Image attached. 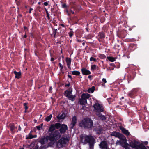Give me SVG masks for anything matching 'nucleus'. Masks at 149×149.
I'll use <instances>...</instances> for the list:
<instances>
[{
	"instance_id": "13d9d810",
	"label": "nucleus",
	"mask_w": 149,
	"mask_h": 149,
	"mask_svg": "<svg viewBox=\"0 0 149 149\" xmlns=\"http://www.w3.org/2000/svg\"><path fill=\"white\" fill-rule=\"evenodd\" d=\"M43 4L44 5H45V6H47L48 4V3L47 2H44V3Z\"/></svg>"
},
{
	"instance_id": "3c124183",
	"label": "nucleus",
	"mask_w": 149,
	"mask_h": 149,
	"mask_svg": "<svg viewBox=\"0 0 149 149\" xmlns=\"http://www.w3.org/2000/svg\"><path fill=\"white\" fill-rule=\"evenodd\" d=\"M66 11L68 15L70 16V15L71 13H70V11H69L68 10H66Z\"/></svg>"
},
{
	"instance_id": "4be33fe9",
	"label": "nucleus",
	"mask_w": 149,
	"mask_h": 149,
	"mask_svg": "<svg viewBox=\"0 0 149 149\" xmlns=\"http://www.w3.org/2000/svg\"><path fill=\"white\" fill-rule=\"evenodd\" d=\"M14 73L15 74V78L17 79H19L20 78L21 75V73L20 72H18L16 71H14Z\"/></svg>"
},
{
	"instance_id": "864d4df0",
	"label": "nucleus",
	"mask_w": 149,
	"mask_h": 149,
	"mask_svg": "<svg viewBox=\"0 0 149 149\" xmlns=\"http://www.w3.org/2000/svg\"><path fill=\"white\" fill-rule=\"evenodd\" d=\"M70 83L69 82H68V84L65 85V87H69V86H70Z\"/></svg>"
},
{
	"instance_id": "a18cd8bd",
	"label": "nucleus",
	"mask_w": 149,
	"mask_h": 149,
	"mask_svg": "<svg viewBox=\"0 0 149 149\" xmlns=\"http://www.w3.org/2000/svg\"><path fill=\"white\" fill-rule=\"evenodd\" d=\"M59 65L60 68V70L61 71H62V69L63 68V66L61 63H59Z\"/></svg>"
},
{
	"instance_id": "338daca9",
	"label": "nucleus",
	"mask_w": 149,
	"mask_h": 149,
	"mask_svg": "<svg viewBox=\"0 0 149 149\" xmlns=\"http://www.w3.org/2000/svg\"><path fill=\"white\" fill-rule=\"evenodd\" d=\"M61 25L62 27H65V25L63 24H61Z\"/></svg>"
},
{
	"instance_id": "7c9ffc66",
	"label": "nucleus",
	"mask_w": 149,
	"mask_h": 149,
	"mask_svg": "<svg viewBox=\"0 0 149 149\" xmlns=\"http://www.w3.org/2000/svg\"><path fill=\"white\" fill-rule=\"evenodd\" d=\"M95 140H93L92 142H90L89 143V147L91 149H93L94 146Z\"/></svg>"
},
{
	"instance_id": "37998d69",
	"label": "nucleus",
	"mask_w": 149,
	"mask_h": 149,
	"mask_svg": "<svg viewBox=\"0 0 149 149\" xmlns=\"http://www.w3.org/2000/svg\"><path fill=\"white\" fill-rule=\"evenodd\" d=\"M99 117H100L102 119V120H105L106 118L105 116L102 115V114H101V115H100Z\"/></svg>"
},
{
	"instance_id": "603ef678",
	"label": "nucleus",
	"mask_w": 149,
	"mask_h": 149,
	"mask_svg": "<svg viewBox=\"0 0 149 149\" xmlns=\"http://www.w3.org/2000/svg\"><path fill=\"white\" fill-rule=\"evenodd\" d=\"M47 19L48 20H49L50 19V17H49V14L48 13H47Z\"/></svg>"
},
{
	"instance_id": "79ce46f5",
	"label": "nucleus",
	"mask_w": 149,
	"mask_h": 149,
	"mask_svg": "<svg viewBox=\"0 0 149 149\" xmlns=\"http://www.w3.org/2000/svg\"><path fill=\"white\" fill-rule=\"evenodd\" d=\"M57 30V29H54V30H53V33L52 34L53 35L54 37V38H55V36L56 35V31Z\"/></svg>"
},
{
	"instance_id": "20e7f679",
	"label": "nucleus",
	"mask_w": 149,
	"mask_h": 149,
	"mask_svg": "<svg viewBox=\"0 0 149 149\" xmlns=\"http://www.w3.org/2000/svg\"><path fill=\"white\" fill-rule=\"evenodd\" d=\"M130 146L135 149H147L142 143L136 141L130 143Z\"/></svg>"
},
{
	"instance_id": "bf43d9fd",
	"label": "nucleus",
	"mask_w": 149,
	"mask_h": 149,
	"mask_svg": "<svg viewBox=\"0 0 149 149\" xmlns=\"http://www.w3.org/2000/svg\"><path fill=\"white\" fill-rule=\"evenodd\" d=\"M110 65L112 66L113 67H116V66H115V65L114 63H110Z\"/></svg>"
},
{
	"instance_id": "f704fd0d",
	"label": "nucleus",
	"mask_w": 149,
	"mask_h": 149,
	"mask_svg": "<svg viewBox=\"0 0 149 149\" xmlns=\"http://www.w3.org/2000/svg\"><path fill=\"white\" fill-rule=\"evenodd\" d=\"M52 117V115L51 114L47 116L45 118V120L47 122L49 121L51 119Z\"/></svg>"
},
{
	"instance_id": "a878e982",
	"label": "nucleus",
	"mask_w": 149,
	"mask_h": 149,
	"mask_svg": "<svg viewBox=\"0 0 149 149\" xmlns=\"http://www.w3.org/2000/svg\"><path fill=\"white\" fill-rule=\"evenodd\" d=\"M95 90V87L92 86L91 88H89L88 90V92L89 93H93Z\"/></svg>"
},
{
	"instance_id": "58836bf2",
	"label": "nucleus",
	"mask_w": 149,
	"mask_h": 149,
	"mask_svg": "<svg viewBox=\"0 0 149 149\" xmlns=\"http://www.w3.org/2000/svg\"><path fill=\"white\" fill-rule=\"evenodd\" d=\"M93 36L91 34H89L86 36L85 38L87 39H90L92 38Z\"/></svg>"
},
{
	"instance_id": "6e6552de",
	"label": "nucleus",
	"mask_w": 149,
	"mask_h": 149,
	"mask_svg": "<svg viewBox=\"0 0 149 149\" xmlns=\"http://www.w3.org/2000/svg\"><path fill=\"white\" fill-rule=\"evenodd\" d=\"M96 112H102L104 111V108L103 106L98 103H95L93 106Z\"/></svg>"
},
{
	"instance_id": "1a4fd4ad",
	"label": "nucleus",
	"mask_w": 149,
	"mask_h": 149,
	"mask_svg": "<svg viewBox=\"0 0 149 149\" xmlns=\"http://www.w3.org/2000/svg\"><path fill=\"white\" fill-rule=\"evenodd\" d=\"M140 90V88H136L132 89L128 93V95L130 97L132 98H134L139 90Z\"/></svg>"
},
{
	"instance_id": "6ab92c4d",
	"label": "nucleus",
	"mask_w": 149,
	"mask_h": 149,
	"mask_svg": "<svg viewBox=\"0 0 149 149\" xmlns=\"http://www.w3.org/2000/svg\"><path fill=\"white\" fill-rule=\"evenodd\" d=\"M137 48L136 45L134 44H130L129 46V49L132 51L135 50Z\"/></svg>"
},
{
	"instance_id": "4d7b16f0",
	"label": "nucleus",
	"mask_w": 149,
	"mask_h": 149,
	"mask_svg": "<svg viewBox=\"0 0 149 149\" xmlns=\"http://www.w3.org/2000/svg\"><path fill=\"white\" fill-rule=\"evenodd\" d=\"M68 77L69 78H70V79H71V80H72V77L71 75H69V74H68Z\"/></svg>"
},
{
	"instance_id": "680f3d73",
	"label": "nucleus",
	"mask_w": 149,
	"mask_h": 149,
	"mask_svg": "<svg viewBox=\"0 0 149 149\" xmlns=\"http://www.w3.org/2000/svg\"><path fill=\"white\" fill-rule=\"evenodd\" d=\"M102 83V86L103 87H104L105 88V83Z\"/></svg>"
},
{
	"instance_id": "e2e57ef3",
	"label": "nucleus",
	"mask_w": 149,
	"mask_h": 149,
	"mask_svg": "<svg viewBox=\"0 0 149 149\" xmlns=\"http://www.w3.org/2000/svg\"><path fill=\"white\" fill-rule=\"evenodd\" d=\"M21 128L20 126L19 125L18 126V130L19 131H20L21 130Z\"/></svg>"
},
{
	"instance_id": "de8ad7c7",
	"label": "nucleus",
	"mask_w": 149,
	"mask_h": 149,
	"mask_svg": "<svg viewBox=\"0 0 149 149\" xmlns=\"http://www.w3.org/2000/svg\"><path fill=\"white\" fill-rule=\"evenodd\" d=\"M107 82L106 79L104 78L102 79V83H105Z\"/></svg>"
},
{
	"instance_id": "dca6fc26",
	"label": "nucleus",
	"mask_w": 149,
	"mask_h": 149,
	"mask_svg": "<svg viewBox=\"0 0 149 149\" xmlns=\"http://www.w3.org/2000/svg\"><path fill=\"white\" fill-rule=\"evenodd\" d=\"M32 131H31L30 132L29 134L28 135H26V139H32L33 138H36L37 137V136L36 135H33L31 134Z\"/></svg>"
},
{
	"instance_id": "9b49d317",
	"label": "nucleus",
	"mask_w": 149,
	"mask_h": 149,
	"mask_svg": "<svg viewBox=\"0 0 149 149\" xmlns=\"http://www.w3.org/2000/svg\"><path fill=\"white\" fill-rule=\"evenodd\" d=\"M77 123V119L76 116H74L72 117L71 123L70 124V128L74 129L75 126L76 125Z\"/></svg>"
},
{
	"instance_id": "bb28decb",
	"label": "nucleus",
	"mask_w": 149,
	"mask_h": 149,
	"mask_svg": "<svg viewBox=\"0 0 149 149\" xmlns=\"http://www.w3.org/2000/svg\"><path fill=\"white\" fill-rule=\"evenodd\" d=\"M71 72L72 74L76 76H79L80 74L79 71L76 70L71 71Z\"/></svg>"
},
{
	"instance_id": "ea45409f",
	"label": "nucleus",
	"mask_w": 149,
	"mask_h": 149,
	"mask_svg": "<svg viewBox=\"0 0 149 149\" xmlns=\"http://www.w3.org/2000/svg\"><path fill=\"white\" fill-rule=\"evenodd\" d=\"M28 104V103H23V106L24 107L25 109H26V110H27L28 108V107L27 105Z\"/></svg>"
},
{
	"instance_id": "2eb2a0df",
	"label": "nucleus",
	"mask_w": 149,
	"mask_h": 149,
	"mask_svg": "<svg viewBox=\"0 0 149 149\" xmlns=\"http://www.w3.org/2000/svg\"><path fill=\"white\" fill-rule=\"evenodd\" d=\"M94 130L95 131L96 134H100L103 130L102 127L100 126H98L95 127L94 129Z\"/></svg>"
},
{
	"instance_id": "6e6d98bb",
	"label": "nucleus",
	"mask_w": 149,
	"mask_h": 149,
	"mask_svg": "<svg viewBox=\"0 0 149 149\" xmlns=\"http://www.w3.org/2000/svg\"><path fill=\"white\" fill-rule=\"evenodd\" d=\"M24 29L25 31H28V28L24 26Z\"/></svg>"
},
{
	"instance_id": "09e8293b",
	"label": "nucleus",
	"mask_w": 149,
	"mask_h": 149,
	"mask_svg": "<svg viewBox=\"0 0 149 149\" xmlns=\"http://www.w3.org/2000/svg\"><path fill=\"white\" fill-rule=\"evenodd\" d=\"M107 100L108 101L109 104H110L111 103V102H112V101L111 100V98H107Z\"/></svg>"
},
{
	"instance_id": "49530a36",
	"label": "nucleus",
	"mask_w": 149,
	"mask_h": 149,
	"mask_svg": "<svg viewBox=\"0 0 149 149\" xmlns=\"http://www.w3.org/2000/svg\"><path fill=\"white\" fill-rule=\"evenodd\" d=\"M124 147L125 149H129L128 148V144L127 143L125 144L124 146Z\"/></svg>"
},
{
	"instance_id": "f03ea898",
	"label": "nucleus",
	"mask_w": 149,
	"mask_h": 149,
	"mask_svg": "<svg viewBox=\"0 0 149 149\" xmlns=\"http://www.w3.org/2000/svg\"><path fill=\"white\" fill-rule=\"evenodd\" d=\"M93 121L91 119L85 118L80 122L79 126L85 129H90L93 126Z\"/></svg>"
},
{
	"instance_id": "423d86ee",
	"label": "nucleus",
	"mask_w": 149,
	"mask_h": 149,
	"mask_svg": "<svg viewBox=\"0 0 149 149\" xmlns=\"http://www.w3.org/2000/svg\"><path fill=\"white\" fill-rule=\"evenodd\" d=\"M68 141L67 138L61 137L57 142V147L59 148H62L63 146V145L66 144Z\"/></svg>"
},
{
	"instance_id": "b1692460",
	"label": "nucleus",
	"mask_w": 149,
	"mask_h": 149,
	"mask_svg": "<svg viewBox=\"0 0 149 149\" xmlns=\"http://www.w3.org/2000/svg\"><path fill=\"white\" fill-rule=\"evenodd\" d=\"M98 36L99 37L100 39H104L105 36V33L103 32H99Z\"/></svg>"
},
{
	"instance_id": "473e14b6",
	"label": "nucleus",
	"mask_w": 149,
	"mask_h": 149,
	"mask_svg": "<svg viewBox=\"0 0 149 149\" xmlns=\"http://www.w3.org/2000/svg\"><path fill=\"white\" fill-rule=\"evenodd\" d=\"M74 9L77 11L80 10L81 8L80 5L76 6H74Z\"/></svg>"
},
{
	"instance_id": "f3484780",
	"label": "nucleus",
	"mask_w": 149,
	"mask_h": 149,
	"mask_svg": "<svg viewBox=\"0 0 149 149\" xmlns=\"http://www.w3.org/2000/svg\"><path fill=\"white\" fill-rule=\"evenodd\" d=\"M111 135L112 136H115L116 137H120L121 135V134L119 132L115 131L113 132L111 134Z\"/></svg>"
},
{
	"instance_id": "f8f14e48",
	"label": "nucleus",
	"mask_w": 149,
	"mask_h": 149,
	"mask_svg": "<svg viewBox=\"0 0 149 149\" xmlns=\"http://www.w3.org/2000/svg\"><path fill=\"white\" fill-rule=\"evenodd\" d=\"M68 128L67 125L65 124H62L61 125L59 131L61 134H64L68 130Z\"/></svg>"
},
{
	"instance_id": "9d476101",
	"label": "nucleus",
	"mask_w": 149,
	"mask_h": 149,
	"mask_svg": "<svg viewBox=\"0 0 149 149\" xmlns=\"http://www.w3.org/2000/svg\"><path fill=\"white\" fill-rule=\"evenodd\" d=\"M127 34L126 31L125 30L119 31L117 33L118 36L121 38H123L125 37Z\"/></svg>"
},
{
	"instance_id": "a19ab883",
	"label": "nucleus",
	"mask_w": 149,
	"mask_h": 149,
	"mask_svg": "<svg viewBox=\"0 0 149 149\" xmlns=\"http://www.w3.org/2000/svg\"><path fill=\"white\" fill-rule=\"evenodd\" d=\"M90 61H93L95 62H96L97 61V59L94 58L93 57H91L90 58Z\"/></svg>"
},
{
	"instance_id": "412c9836",
	"label": "nucleus",
	"mask_w": 149,
	"mask_h": 149,
	"mask_svg": "<svg viewBox=\"0 0 149 149\" xmlns=\"http://www.w3.org/2000/svg\"><path fill=\"white\" fill-rule=\"evenodd\" d=\"M55 127L54 124H51L49 128L48 132L49 133L54 132L55 130Z\"/></svg>"
},
{
	"instance_id": "8fccbe9b",
	"label": "nucleus",
	"mask_w": 149,
	"mask_h": 149,
	"mask_svg": "<svg viewBox=\"0 0 149 149\" xmlns=\"http://www.w3.org/2000/svg\"><path fill=\"white\" fill-rule=\"evenodd\" d=\"M62 8H66L67 7V6L65 3H64L62 4Z\"/></svg>"
},
{
	"instance_id": "72a5a7b5",
	"label": "nucleus",
	"mask_w": 149,
	"mask_h": 149,
	"mask_svg": "<svg viewBox=\"0 0 149 149\" xmlns=\"http://www.w3.org/2000/svg\"><path fill=\"white\" fill-rule=\"evenodd\" d=\"M66 61L67 64L68 65L71 64V58L68 57H67L66 58Z\"/></svg>"
},
{
	"instance_id": "2f4dec72",
	"label": "nucleus",
	"mask_w": 149,
	"mask_h": 149,
	"mask_svg": "<svg viewBox=\"0 0 149 149\" xmlns=\"http://www.w3.org/2000/svg\"><path fill=\"white\" fill-rule=\"evenodd\" d=\"M54 125L56 129H58L59 128H60V127L61 125V123H56L54 124Z\"/></svg>"
},
{
	"instance_id": "393cba45",
	"label": "nucleus",
	"mask_w": 149,
	"mask_h": 149,
	"mask_svg": "<svg viewBox=\"0 0 149 149\" xmlns=\"http://www.w3.org/2000/svg\"><path fill=\"white\" fill-rule=\"evenodd\" d=\"M65 114L63 113L60 115H58L57 116V118L58 119L60 120L61 119H63L65 118Z\"/></svg>"
},
{
	"instance_id": "4468645a",
	"label": "nucleus",
	"mask_w": 149,
	"mask_h": 149,
	"mask_svg": "<svg viewBox=\"0 0 149 149\" xmlns=\"http://www.w3.org/2000/svg\"><path fill=\"white\" fill-rule=\"evenodd\" d=\"M81 71L83 74L84 75H87L91 74V72L86 69L85 68H82L81 69Z\"/></svg>"
},
{
	"instance_id": "7ed1b4c3",
	"label": "nucleus",
	"mask_w": 149,
	"mask_h": 149,
	"mask_svg": "<svg viewBox=\"0 0 149 149\" xmlns=\"http://www.w3.org/2000/svg\"><path fill=\"white\" fill-rule=\"evenodd\" d=\"M80 139L82 143L84 144H86L88 143H89L92 142L93 140H95L93 137L91 135L84 134L81 135Z\"/></svg>"
},
{
	"instance_id": "c756f323",
	"label": "nucleus",
	"mask_w": 149,
	"mask_h": 149,
	"mask_svg": "<svg viewBox=\"0 0 149 149\" xmlns=\"http://www.w3.org/2000/svg\"><path fill=\"white\" fill-rule=\"evenodd\" d=\"M83 31L82 29H78L76 31V33L78 35L79 34H82L83 33Z\"/></svg>"
},
{
	"instance_id": "c85d7f7f",
	"label": "nucleus",
	"mask_w": 149,
	"mask_h": 149,
	"mask_svg": "<svg viewBox=\"0 0 149 149\" xmlns=\"http://www.w3.org/2000/svg\"><path fill=\"white\" fill-rule=\"evenodd\" d=\"M107 58L108 60L111 62H113L116 60L115 58L113 57L107 56Z\"/></svg>"
},
{
	"instance_id": "0e129e2a",
	"label": "nucleus",
	"mask_w": 149,
	"mask_h": 149,
	"mask_svg": "<svg viewBox=\"0 0 149 149\" xmlns=\"http://www.w3.org/2000/svg\"><path fill=\"white\" fill-rule=\"evenodd\" d=\"M77 42H82V40H81L78 39L77 40Z\"/></svg>"
},
{
	"instance_id": "39448f33",
	"label": "nucleus",
	"mask_w": 149,
	"mask_h": 149,
	"mask_svg": "<svg viewBox=\"0 0 149 149\" xmlns=\"http://www.w3.org/2000/svg\"><path fill=\"white\" fill-rule=\"evenodd\" d=\"M90 95L88 93H83L81 95V98L79 100L81 105H86L87 103V99L89 98Z\"/></svg>"
},
{
	"instance_id": "f257e3e1",
	"label": "nucleus",
	"mask_w": 149,
	"mask_h": 149,
	"mask_svg": "<svg viewBox=\"0 0 149 149\" xmlns=\"http://www.w3.org/2000/svg\"><path fill=\"white\" fill-rule=\"evenodd\" d=\"M60 133L58 130H55L54 132L49 133V136H43L39 140V142L42 145L48 142V140L50 141H56L61 137Z\"/></svg>"
},
{
	"instance_id": "4c0bfd02",
	"label": "nucleus",
	"mask_w": 149,
	"mask_h": 149,
	"mask_svg": "<svg viewBox=\"0 0 149 149\" xmlns=\"http://www.w3.org/2000/svg\"><path fill=\"white\" fill-rule=\"evenodd\" d=\"M50 142H49L48 143V146L49 147L53 146L54 144V142L55 141H50Z\"/></svg>"
},
{
	"instance_id": "0eeeda50",
	"label": "nucleus",
	"mask_w": 149,
	"mask_h": 149,
	"mask_svg": "<svg viewBox=\"0 0 149 149\" xmlns=\"http://www.w3.org/2000/svg\"><path fill=\"white\" fill-rule=\"evenodd\" d=\"M71 88H69V91L68 90H66L64 93V95L68 98L69 100L73 101H74L76 97L75 95H73L72 94V90L71 89L70 90Z\"/></svg>"
},
{
	"instance_id": "a211bd4d",
	"label": "nucleus",
	"mask_w": 149,
	"mask_h": 149,
	"mask_svg": "<svg viewBox=\"0 0 149 149\" xmlns=\"http://www.w3.org/2000/svg\"><path fill=\"white\" fill-rule=\"evenodd\" d=\"M9 126L10 127V131L14 133L15 129H17V127H15L14 123H10L9 125Z\"/></svg>"
},
{
	"instance_id": "5701e85b",
	"label": "nucleus",
	"mask_w": 149,
	"mask_h": 149,
	"mask_svg": "<svg viewBox=\"0 0 149 149\" xmlns=\"http://www.w3.org/2000/svg\"><path fill=\"white\" fill-rule=\"evenodd\" d=\"M135 75L134 74H130L128 76V81L129 83V81L133 80L135 77Z\"/></svg>"
},
{
	"instance_id": "69168bd1",
	"label": "nucleus",
	"mask_w": 149,
	"mask_h": 149,
	"mask_svg": "<svg viewBox=\"0 0 149 149\" xmlns=\"http://www.w3.org/2000/svg\"><path fill=\"white\" fill-rule=\"evenodd\" d=\"M133 39H129L127 40V41L130 42H131L133 41Z\"/></svg>"
},
{
	"instance_id": "774afa93",
	"label": "nucleus",
	"mask_w": 149,
	"mask_h": 149,
	"mask_svg": "<svg viewBox=\"0 0 149 149\" xmlns=\"http://www.w3.org/2000/svg\"><path fill=\"white\" fill-rule=\"evenodd\" d=\"M85 29H86V31L87 32H88L89 31H88V29H89L88 28V27H86L85 28Z\"/></svg>"
},
{
	"instance_id": "e433bc0d",
	"label": "nucleus",
	"mask_w": 149,
	"mask_h": 149,
	"mask_svg": "<svg viewBox=\"0 0 149 149\" xmlns=\"http://www.w3.org/2000/svg\"><path fill=\"white\" fill-rule=\"evenodd\" d=\"M43 123L41 124L40 125L36 126V127L39 130H40L42 128V127L43 126Z\"/></svg>"
},
{
	"instance_id": "c9c22d12",
	"label": "nucleus",
	"mask_w": 149,
	"mask_h": 149,
	"mask_svg": "<svg viewBox=\"0 0 149 149\" xmlns=\"http://www.w3.org/2000/svg\"><path fill=\"white\" fill-rule=\"evenodd\" d=\"M98 56L101 59H104L106 57V56L103 54H99Z\"/></svg>"
},
{
	"instance_id": "052dcab7",
	"label": "nucleus",
	"mask_w": 149,
	"mask_h": 149,
	"mask_svg": "<svg viewBox=\"0 0 149 149\" xmlns=\"http://www.w3.org/2000/svg\"><path fill=\"white\" fill-rule=\"evenodd\" d=\"M70 13L71 14V13H72V14H74V11H72V10H70Z\"/></svg>"
},
{
	"instance_id": "cd10ccee",
	"label": "nucleus",
	"mask_w": 149,
	"mask_h": 149,
	"mask_svg": "<svg viewBox=\"0 0 149 149\" xmlns=\"http://www.w3.org/2000/svg\"><path fill=\"white\" fill-rule=\"evenodd\" d=\"M98 67L95 64L91 65V70L92 71H94L96 69L98 70Z\"/></svg>"
},
{
	"instance_id": "aec40b11",
	"label": "nucleus",
	"mask_w": 149,
	"mask_h": 149,
	"mask_svg": "<svg viewBox=\"0 0 149 149\" xmlns=\"http://www.w3.org/2000/svg\"><path fill=\"white\" fill-rule=\"evenodd\" d=\"M122 132L126 135L128 136L130 134V132H128V130H126L125 128L123 127L120 128Z\"/></svg>"
},
{
	"instance_id": "5fc2aeb1",
	"label": "nucleus",
	"mask_w": 149,
	"mask_h": 149,
	"mask_svg": "<svg viewBox=\"0 0 149 149\" xmlns=\"http://www.w3.org/2000/svg\"><path fill=\"white\" fill-rule=\"evenodd\" d=\"M54 59L53 58H52V57L51 58V59H50L51 61H52L53 63H54V64H55V63H54V62H53V61H54Z\"/></svg>"
},
{
	"instance_id": "ddd939ff",
	"label": "nucleus",
	"mask_w": 149,
	"mask_h": 149,
	"mask_svg": "<svg viewBox=\"0 0 149 149\" xmlns=\"http://www.w3.org/2000/svg\"><path fill=\"white\" fill-rule=\"evenodd\" d=\"M100 147L102 149H107V144L105 141H102L99 144Z\"/></svg>"
},
{
	"instance_id": "c03bdc74",
	"label": "nucleus",
	"mask_w": 149,
	"mask_h": 149,
	"mask_svg": "<svg viewBox=\"0 0 149 149\" xmlns=\"http://www.w3.org/2000/svg\"><path fill=\"white\" fill-rule=\"evenodd\" d=\"M73 33L74 32L72 31H70L69 33L68 34L70 37H71L73 36Z\"/></svg>"
}]
</instances>
